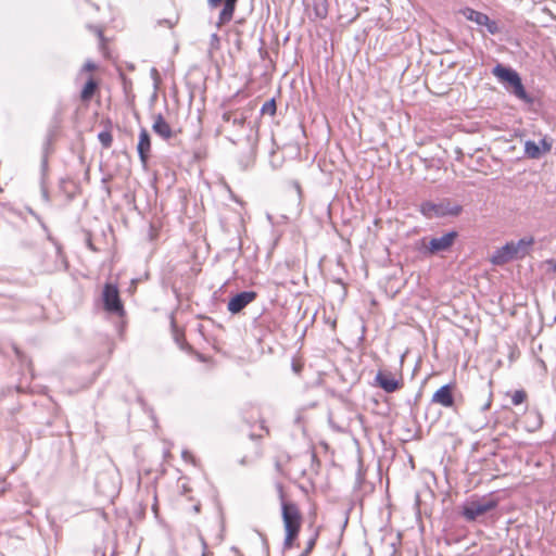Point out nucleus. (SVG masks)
I'll return each instance as SVG.
<instances>
[{"label": "nucleus", "mask_w": 556, "mask_h": 556, "mask_svg": "<svg viewBox=\"0 0 556 556\" xmlns=\"http://www.w3.org/2000/svg\"><path fill=\"white\" fill-rule=\"evenodd\" d=\"M251 111L252 108H244L235 111H226L222 115L223 122L229 124L237 130H242V135L238 134L236 136L226 137L227 140L236 146L245 142L247 151L242 153L239 160V165L242 169H248L254 163L258 142L257 127L252 125L251 122H248Z\"/></svg>", "instance_id": "f257e3e1"}, {"label": "nucleus", "mask_w": 556, "mask_h": 556, "mask_svg": "<svg viewBox=\"0 0 556 556\" xmlns=\"http://www.w3.org/2000/svg\"><path fill=\"white\" fill-rule=\"evenodd\" d=\"M492 74L504 86V88L525 103L532 104L533 98L527 92L521 76L510 66L497 63L492 68Z\"/></svg>", "instance_id": "f03ea898"}, {"label": "nucleus", "mask_w": 556, "mask_h": 556, "mask_svg": "<svg viewBox=\"0 0 556 556\" xmlns=\"http://www.w3.org/2000/svg\"><path fill=\"white\" fill-rule=\"evenodd\" d=\"M497 506L498 501L496 498L475 495L458 505L457 514L469 523L480 522L488 513L494 510Z\"/></svg>", "instance_id": "7ed1b4c3"}, {"label": "nucleus", "mask_w": 556, "mask_h": 556, "mask_svg": "<svg viewBox=\"0 0 556 556\" xmlns=\"http://www.w3.org/2000/svg\"><path fill=\"white\" fill-rule=\"evenodd\" d=\"M419 212L428 219L457 217L463 212V206L448 198H442L438 202L424 201L419 205Z\"/></svg>", "instance_id": "20e7f679"}, {"label": "nucleus", "mask_w": 556, "mask_h": 556, "mask_svg": "<svg viewBox=\"0 0 556 556\" xmlns=\"http://www.w3.org/2000/svg\"><path fill=\"white\" fill-rule=\"evenodd\" d=\"M94 489L104 498L112 501L121 489V479L117 469L110 466L99 471L94 479Z\"/></svg>", "instance_id": "39448f33"}, {"label": "nucleus", "mask_w": 556, "mask_h": 556, "mask_svg": "<svg viewBox=\"0 0 556 556\" xmlns=\"http://www.w3.org/2000/svg\"><path fill=\"white\" fill-rule=\"evenodd\" d=\"M458 231L450 230L443 233L441 237H433L428 242L426 238L420 240L419 251L424 255H437L442 252H447L454 245L456 239L458 238Z\"/></svg>", "instance_id": "423d86ee"}, {"label": "nucleus", "mask_w": 556, "mask_h": 556, "mask_svg": "<svg viewBox=\"0 0 556 556\" xmlns=\"http://www.w3.org/2000/svg\"><path fill=\"white\" fill-rule=\"evenodd\" d=\"M463 395L456 393V384L453 382L441 386L432 395L431 403L458 413Z\"/></svg>", "instance_id": "0eeeda50"}, {"label": "nucleus", "mask_w": 556, "mask_h": 556, "mask_svg": "<svg viewBox=\"0 0 556 556\" xmlns=\"http://www.w3.org/2000/svg\"><path fill=\"white\" fill-rule=\"evenodd\" d=\"M103 309L112 315L124 316L125 307L122 302L119 290L116 285L106 282L102 289Z\"/></svg>", "instance_id": "6e6552de"}, {"label": "nucleus", "mask_w": 556, "mask_h": 556, "mask_svg": "<svg viewBox=\"0 0 556 556\" xmlns=\"http://www.w3.org/2000/svg\"><path fill=\"white\" fill-rule=\"evenodd\" d=\"M238 1L239 0H206L208 9L214 10L220 8L218 18L215 23L216 28H222L233 18Z\"/></svg>", "instance_id": "1a4fd4ad"}, {"label": "nucleus", "mask_w": 556, "mask_h": 556, "mask_svg": "<svg viewBox=\"0 0 556 556\" xmlns=\"http://www.w3.org/2000/svg\"><path fill=\"white\" fill-rule=\"evenodd\" d=\"M281 517L285 528L301 529L302 515L295 503L282 501Z\"/></svg>", "instance_id": "9d476101"}, {"label": "nucleus", "mask_w": 556, "mask_h": 556, "mask_svg": "<svg viewBox=\"0 0 556 556\" xmlns=\"http://www.w3.org/2000/svg\"><path fill=\"white\" fill-rule=\"evenodd\" d=\"M257 298V292L253 290H244L232 295L228 303L227 309L232 314L237 315L241 313L249 304H251Z\"/></svg>", "instance_id": "9b49d317"}, {"label": "nucleus", "mask_w": 556, "mask_h": 556, "mask_svg": "<svg viewBox=\"0 0 556 556\" xmlns=\"http://www.w3.org/2000/svg\"><path fill=\"white\" fill-rule=\"evenodd\" d=\"M514 260H519L514 241L506 242L503 247L496 249L491 256V263L496 266H502Z\"/></svg>", "instance_id": "f8f14e48"}, {"label": "nucleus", "mask_w": 556, "mask_h": 556, "mask_svg": "<svg viewBox=\"0 0 556 556\" xmlns=\"http://www.w3.org/2000/svg\"><path fill=\"white\" fill-rule=\"evenodd\" d=\"M375 383L387 393H393L402 387L401 381L387 370H379L376 374Z\"/></svg>", "instance_id": "ddd939ff"}, {"label": "nucleus", "mask_w": 556, "mask_h": 556, "mask_svg": "<svg viewBox=\"0 0 556 556\" xmlns=\"http://www.w3.org/2000/svg\"><path fill=\"white\" fill-rule=\"evenodd\" d=\"M137 152L143 166H147L151 152V137L146 128H141L138 138Z\"/></svg>", "instance_id": "4468645a"}, {"label": "nucleus", "mask_w": 556, "mask_h": 556, "mask_svg": "<svg viewBox=\"0 0 556 556\" xmlns=\"http://www.w3.org/2000/svg\"><path fill=\"white\" fill-rule=\"evenodd\" d=\"M170 326H172L173 339H174L175 343L178 345V348L188 354L197 355V357L200 361H204L202 354L195 352L194 349L192 348V345H190L187 342V340L185 338V333L177 327L174 318L172 319Z\"/></svg>", "instance_id": "2eb2a0df"}, {"label": "nucleus", "mask_w": 556, "mask_h": 556, "mask_svg": "<svg viewBox=\"0 0 556 556\" xmlns=\"http://www.w3.org/2000/svg\"><path fill=\"white\" fill-rule=\"evenodd\" d=\"M152 130L164 140H169L174 136L170 125L161 113L154 116Z\"/></svg>", "instance_id": "dca6fc26"}, {"label": "nucleus", "mask_w": 556, "mask_h": 556, "mask_svg": "<svg viewBox=\"0 0 556 556\" xmlns=\"http://www.w3.org/2000/svg\"><path fill=\"white\" fill-rule=\"evenodd\" d=\"M53 132L49 131L42 144V155L40 161V173L46 176L48 174L49 163L48 156L52 151Z\"/></svg>", "instance_id": "f3484780"}, {"label": "nucleus", "mask_w": 556, "mask_h": 556, "mask_svg": "<svg viewBox=\"0 0 556 556\" xmlns=\"http://www.w3.org/2000/svg\"><path fill=\"white\" fill-rule=\"evenodd\" d=\"M543 425V417L538 409H531L526 416V429L529 432L538 431Z\"/></svg>", "instance_id": "a211bd4d"}, {"label": "nucleus", "mask_w": 556, "mask_h": 556, "mask_svg": "<svg viewBox=\"0 0 556 556\" xmlns=\"http://www.w3.org/2000/svg\"><path fill=\"white\" fill-rule=\"evenodd\" d=\"M98 89H99V81L94 77L90 76L81 88V91H80L81 101H84V102L90 101L94 97Z\"/></svg>", "instance_id": "6ab92c4d"}, {"label": "nucleus", "mask_w": 556, "mask_h": 556, "mask_svg": "<svg viewBox=\"0 0 556 556\" xmlns=\"http://www.w3.org/2000/svg\"><path fill=\"white\" fill-rule=\"evenodd\" d=\"M307 8H312L316 18H325L328 14L327 0H303Z\"/></svg>", "instance_id": "aec40b11"}, {"label": "nucleus", "mask_w": 556, "mask_h": 556, "mask_svg": "<svg viewBox=\"0 0 556 556\" xmlns=\"http://www.w3.org/2000/svg\"><path fill=\"white\" fill-rule=\"evenodd\" d=\"M460 12L466 20L473 22L479 26H483V24L486 23V17L489 16L488 14L469 7L464 8Z\"/></svg>", "instance_id": "412c9836"}, {"label": "nucleus", "mask_w": 556, "mask_h": 556, "mask_svg": "<svg viewBox=\"0 0 556 556\" xmlns=\"http://www.w3.org/2000/svg\"><path fill=\"white\" fill-rule=\"evenodd\" d=\"M533 243L534 238L531 236L520 238L518 241H514V245L516 248L519 260L529 254L530 248L533 245Z\"/></svg>", "instance_id": "4be33fe9"}, {"label": "nucleus", "mask_w": 556, "mask_h": 556, "mask_svg": "<svg viewBox=\"0 0 556 556\" xmlns=\"http://www.w3.org/2000/svg\"><path fill=\"white\" fill-rule=\"evenodd\" d=\"M525 154L529 159L539 160L543 155L540 143L533 140H527L525 143Z\"/></svg>", "instance_id": "5701e85b"}, {"label": "nucleus", "mask_w": 556, "mask_h": 556, "mask_svg": "<svg viewBox=\"0 0 556 556\" xmlns=\"http://www.w3.org/2000/svg\"><path fill=\"white\" fill-rule=\"evenodd\" d=\"M301 529L285 528L283 548L289 549L293 546L294 540L298 538Z\"/></svg>", "instance_id": "b1692460"}, {"label": "nucleus", "mask_w": 556, "mask_h": 556, "mask_svg": "<svg viewBox=\"0 0 556 556\" xmlns=\"http://www.w3.org/2000/svg\"><path fill=\"white\" fill-rule=\"evenodd\" d=\"M277 111V104L275 98H271L267 100L261 108L260 114L261 115H269L274 116Z\"/></svg>", "instance_id": "393cba45"}, {"label": "nucleus", "mask_w": 556, "mask_h": 556, "mask_svg": "<svg viewBox=\"0 0 556 556\" xmlns=\"http://www.w3.org/2000/svg\"><path fill=\"white\" fill-rule=\"evenodd\" d=\"M98 140L103 148L109 149L112 146L113 136L110 130H102L98 134Z\"/></svg>", "instance_id": "a878e982"}, {"label": "nucleus", "mask_w": 556, "mask_h": 556, "mask_svg": "<svg viewBox=\"0 0 556 556\" xmlns=\"http://www.w3.org/2000/svg\"><path fill=\"white\" fill-rule=\"evenodd\" d=\"M318 534H319V532H318V530H316L314 535L308 540L305 549L302 551V553L299 556H308L311 554V552L313 551V548L316 545Z\"/></svg>", "instance_id": "bb28decb"}, {"label": "nucleus", "mask_w": 556, "mask_h": 556, "mask_svg": "<svg viewBox=\"0 0 556 556\" xmlns=\"http://www.w3.org/2000/svg\"><path fill=\"white\" fill-rule=\"evenodd\" d=\"M527 400V393L525 390H516L511 395V403L514 405H520Z\"/></svg>", "instance_id": "cd10ccee"}, {"label": "nucleus", "mask_w": 556, "mask_h": 556, "mask_svg": "<svg viewBox=\"0 0 556 556\" xmlns=\"http://www.w3.org/2000/svg\"><path fill=\"white\" fill-rule=\"evenodd\" d=\"M194 541L200 544L202 548L201 556H213V552L208 549V545L205 541V539L199 534L197 538H194Z\"/></svg>", "instance_id": "c85d7f7f"}, {"label": "nucleus", "mask_w": 556, "mask_h": 556, "mask_svg": "<svg viewBox=\"0 0 556 556\" xmlns=\"http://www.w3.org/2000/svg\"><path fill=\"white\" fill-rule=\"evenodd\" d=\"M486 28L488 33L491 35H496L500 33V27L496 21L491 20L489 16L486 17V23L483 24Z\"/></svg>", "instance_id": "c756f323"}, {"label": "nucleus", "mask_w": 556, "mask_h": 556, "mask_svg": "<svg viewBox=\"0 0 556 556\" xmlns=\"http://www.w3.org/2000/svg\"><path fill=\"white\" fill-rule=\"evenodd\" d=\"M40 175H41V177H40L41 198L46 203H50V195H49L48 188L46 186L47 175L43 176V174H41V173H40Z\"/></svg>", "instance_id": "7c9ffc66"}, {"label": "nucleus", "mask_w": 556, "mask_h": 556, "mask_svg": "<svg viewBox=\"0 0 556 556\" xmlns=\"http://www.w3.org/2000/svg\"><path fill=\"white\" fill-rule=\"evenodd\" d=\"M220 48V38L216 33L210 37V51H216Z\"/></svg>", "instance_id": "2f4dec72"}, {"label": "nucleus", "mask_w": 556, "mask_h": 556, "mask_svg": "<svg viewBox=\"0 0 556 556\" xmlns=\"http://www.w3.org/2000/svg\"><path fill=\"white\" fill-rule=\"evenodd\" d=\"M181 457H182V459L185 462H189V463H191L194 466L197 465V459H195V457L192 455V453L190 451L184 450L181 452Z\"/></svg>", "instance_id": "473e14b6"}, {"label": "nucleus", "mask_w": 556, "mask_h": 556, "mask_svg": "<svg viewBox=\"0 0 556 556\" xmlns=\"http://www.w3.org/2000/svg\"><path fill=\"white\" fill-rule=\"evenodd\" d=\"M539 143L542 150V154L551 151L552 141L547 140L546 138H542Z\"/></svg>", "instance_id": "72a5a7b5"}, {"label": "nucleus", "mask_w": 556, "mask_h": 556, "mask_svg": "<svg viewBox=\"0 0 556 556\" xmlns=\"http://www.w3.org/2000/svg\"><path fill=\"white\" fill-rule=\"evenodd\" d=\"M255 532L257 533V535L260 536V539L262 541L263 549L268 554V552H269V544H268L267 536L262 531H260V530H255Z\"/></svg>", "instance_id": "f704fd0d"}, {"label": "nucleus", "mask_w": 556, "mask_h": 556, "mask_svg": "<svg viewBox=\"0 0 556 556\" xmlns=\"http://www.w3.org/2000/svg\"><path fill=\"white\" fill-rule=\"evenodd\" d=\"M364 479H365V477H364L363 469H362V467H359L356 472L355 488H361Z\"/></svg>", "instance_id": "c9c22d12"}, {"label": "nucleus", "mask_w": 556, "mask_h": 556, "mask_svg": "<svg viewBox=\"0 0 556 556\" xmlns=\"http://www.w3.org/2000/svg\"><path fill=\"white\" fill-rule=\"evenodd\" d=\"M28 212H29V214H30L31 216H34V217L36 218V220L40 224V226L42 227V229H43L46 232H48V231H49V229H48L47 225L45 224V222L41 219V217H40V216H39L35 211H33L31 208H29V210H28Z\"/></svg>", "instance_id": "e433bc0d"}, {"label": "nucleus", "mask_w": 556, "mask_h": 556, "mask_svg": "<svg viewBox=\"0 0 556 556\" xmlns=\"http://www.w3.org/2000/svg\"><path fill=\"white\" fill-rule=\"evenodd\" d=\"M97 65L92 61H87L84 66L81 67L80 72H92L96 71Z\"/></svg>", "instance_id": "4c0bfd02"}, {"label": "nucleus", "mask_w": 556, "mask_h": 556, "mask_svg": "<svg viewBox=\"0 0 556 556\" xmlns=\"http://www.w3.org/2000/svg\"><path fill=\"white\" fill-rule=\"evenodd\" d=\"M276 489H277V492H278V495H279V498H280V504L282 503V501H286L285 498V491H283V485L282 483L278 482L276 484Z\"/></svg>", "instance_id": "58836bf2"}, {"label": "nucleus", "mask_w": 556, "mask_h": 556, "mask_svg": "<svg viewBox=\"0 0 556 556\" xmlns=\"http://www.w3.org/2000/svg\"><path fill=\"white\" fill-rule=\"evenodd\" d=\"M151 78L154 80V84L157 85L160 81V74L155 67H152L150 71Z\"/></svg>", "instance_id": "ea45409f"}, {"label": "nucleus", "mask_w": 556, "mask_h": 556, "mask_svg": "<svg viewBox=\"0 0 556 556\" xmlns=\"http://www.w3.org/2000/svg\"><path fill=\"white\" fill-rule=\"evenodd\" d=\"M546 264L548 265L549 269H552L554 273H556V258L547 260Z\"/></svg>", "instance_id": "a19ab883"}, {"label": "nucleus", "mask_w": 556, "mask_h": 556, "mask_svg": "<svg viewBox=\"0 0 556 556\" xmlns=\"http://www.w3.org/2000/svg\"><path fill=\"white\" fill-rule=\"evenodd\" d=\"M292 370L295 374H299L302 370V366L300 364H298L296 362H292Z\"/></svg>", "instance_id": "79ce46f5"}, {"label": "nucleus", "mask_w": 556, "mask_h": 556, "mask_svg": "<svg viewBox=\"0 0 556 556\" xmlns=\"http://www.w3.org/2000/svg\"><path fill=\"white\" fill-rule=\"evenodd\" d=\"M14 352H15V354H16L17 358H18L21 362H23V359H24V355H23V353L20 351V349H18V348H16V346H14Z\"/></svg>", "instance_id": "37998d69"}, {"label": "nucleus", "mask_w": 556, "mask_h": 556, "mask_svg": "<svg viewBox=\"0 0 556 556\" xmlns=\"http://www.w3.org/2000/svg\"><path fill=\"white\" fill-rule=\"evenodd\" d=\"M192 510L195 513V514H199L201 511V503H197L192 506Z\"/></svg>", "instance_id": "c03bdc74"}, {"label": "nucleus", "mask_w": 556, "mask_h": 556, "mask_svg": "<svg viewBox=\"0 0 556 556\" xmlns=\"http://www.w3.org/2000/svg\"><path fill=\"white\" fill-rule=\"evenodd\" d=\"M48 239L53 242L56 245L58 253L61 252V247L56 243V241L51 237V235H48Z\"/></svg>", "instance_id": "a18cd8bd"}, {"label": "nucleus", "mask_w": 556, "mask_h": 556, "mask_svg": "<svg viewBox=\"0 0 556 556\" xmlns=\"http://www.w3.org/2000/svg\"><path fill=\"white\" fill-rule=\"evenodd\" d=\"M490 406H491V400H489L485 404H483V405H482V407H481V409H482V410H486V409H489V408H490Z\"/></svg>", "instance_id": "49530a36"}, {"label": "nucleus", "mask_w": 556, "mask_h": 556, "mask_svg": "<svg viewBox=\"0 0 556 556\" xmlns=\"http://www.w3.org/2000/svg\"><path fill=\"white\" fill-rule=\"evenodd\" d=\"M312 460L313 462H316V463H319L318 458H317V455L315 452L312 453Z\"/></svg>", "instance_id": "de8ad7c7"}, {"label": "nucleus", "mask_w": 556, "mask_h": 556, "mask_svg": "<svg viewBox=\"0 0 556 556\" xmlns=\"http://www.w3.org/2000/svg\"><path fill=\"white\" fill-rule=\"evenodd\" d=\"M160 23H164V24H166L168 27H172V26H173V25H172V23H170V21H168V20L160 21Z\"/></svg>", "instance_id": "09e8293b"}, {"label": "nucleus", "mask_w": 556, "mask_h": 556, "mask_svg": "<svg viewBox=\"0 0 556 556\" xmlns=\"http://www.w3.org/2000/svg\"><path fill=\"white\" fill-rule=\"evenodd\" d=\"M245 462H247V458H245V457H243V458H241V459H240V464H241V465H245Z\"/></svg>", "instance_id": "8fccbe9b"}, {"label": "nucleus", "mask_w": 556, "mask_h": 556, "mask_svg": "<svg viewBox=\"0 0 556 556\" xmlns=\"http://www.w3.org/2000/svg\"><path fill=\"white\" fill-rule=\"evenodd\" d=\"M88 247L91 249V250H94L92 243L90 241H88Z\"/></svg>", "instance_id": "3c124183"}]
</instances>
